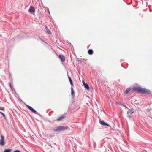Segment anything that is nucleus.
<instances>
[{
  "label": "nucleus",
  "mask_w": 152,
  "mask_h": 152,
  "mask_svg": "<svg viewBox=\"0 0 152 152\" xmlns=\"http://www.w3.org/2000/svg\"><path fill=\"white\" fill-rule=\"evenodd\" d=\"M133 90L144 94H150V91L146 88H143L140 87H136L133 88Z\"/></svg>",
  "instance_id": "1"
},
{
  "label": "nucleus",
  "mask_w": 152,
  "mask_h": 152,
  "mask_svg": "<svg viewBox=\"0 0 152 152\" xmlns=\"http://www.w3.org/2000/svg\"><path fill=\"white\" fill-rule=\"evenodd\" d=\"M67 126H59L56 128V129H54L53 130L56 132L64 130L68 128Z\"/></svg>",
  "instance_id": "2"
},
{
  "label": "nucleus",
  "mask_w": 152,
  "mask_h": 152,
  "mask_svg": "<svg viewBox=\"0 0 152 152\" xmlns=\"http://www.w3.org/2000/svg\"><path fill=\"white\" fill-rule=\"evenodd\" d=\"M5 144V139L3 136L1 135V137L0 140V145L2 146H3Z\"/></svg>",
  "instance_id": "3"
},
{
  "label": "nucleus",
  "mask_w": 152,
  "mask_h": 152,
  "mask_svg": "<svg viewBox=\"0 0 152 152\" xmlns=\"http://www.w3.org/2000/svg\"><path fill=\"white\" fill-rule=\"evenodd\" d=\"M26 107L28 108L29 110H30L32 112H33L34 113L37 114L39 115H40V114L38 112H37L34 109L32 108L30 106L26 104Z\"/></svg>",
  "instance_id": "4"
},
{
  "label": "nucleus",
  "mask_w": 152,
  "mask_h": 152,
  "mask_svg": "<svg viewBox=\"0 0 152 152\" xmlns=\"http://www.w3.org/2000/svg\"><path fill=\"white\" fill-rule=\"evenodd\" d=\"M100 123L102 126H106L110 127V126L107 123L101 120H99Z\"/></svg>",
  "instance_id": "5"
},
{
  "label": "nucleus",
  "mask_w": 152,
  "mask_h": 152,
  "mask_svg": "<svg viewBox=\"0 0 152 152\" xmlns=\"http://www.w3.org/2000/svg\"><path fill=\"white\" fill-rule=\"evenodd\" d=\"M29 11L31 13L34 12L35 11L34 8L32 6H31L29 8Z\"/></svg>",
  "instance_id": "6"
},
{
  "label": "nucleus",
  "mask_w": 152,
  "mask_h": 152,
  "mask_svg": "<svg viewBox=\"0 0 152 152\" xmlns=\"http://www.w3.org/2000/svg\"><path fill=\"white\" fill-rule=\"evenodd\" d=\"M59 58L63 62L65 60V57L64 56L62 55H60L59 56Z\"/></svg>",
  "instance_id": "7"
},
{
  "label": "nucleus",
  "mask_w": 152,
  "mask_h": 152,
  "mask_svg": "<svg viewBox=\"0 0 152 152\" xmlns=\"http://www.w3.org/2000/svg\"><path fill=\"white\" fill-rule=\"evenodd\" d=\"M45 28L47 31V33H48V34H51V32L48 29V28L47 26H45Z\"/></svg>",
  "instance_id": "8"
},
{
  "label": "nucleus",
  "mask_w": 152,
  "mask_h": 152,
  "mask_svg": "<svg viewBox=\"0 0 152 152\" xmlns=\"http://www.w3.org/2000/svg\"><path fill=\"white\" fill-rule=\"evenodd\" d=\"M65 117L64 116H61L58 118L57 121H61L64 119Z\"/></svg>",
  "instance_id": "9"
},
{
  "label": "nucleus",
  "mask_w": 152,
  "mask_h": 152,
  "mask_svg": "<svg viewBox=\"0 0 152 152\" xmlns=\"http://www.w3.org/2000/svg\"><path fill=\"white\" fill-rule=\"evenodd\" d=\"M85 87V88L87 89L88 90L89 89V87L88 85V84L86 83V84H84L83 85Z\"/></svg>",
  "instance_id": "10"
},
{
  "label": "nucleus",
  "mask_w": 152,
  "mask_h": 152,
  "mask_svg": "<svg viewBox=\"0 0 152 152\" xmlns=\"http://www.w3.org/2000/svg\"><path fill=\"white\" fill-rule=\"evenodd\" d=\"M93 53V51L91 49L89 50L88 51V53L89 55H92Z\"/></svg>",
  "instance_id": "11"
},
{
  "label": "nucleus",
  "mask_w": 152,
  "mask_h": 152,
  "mask_svg": "<svg viewBox=\"0 0 152 152\" xmlns=\"http://www.w3.org/2000/svg\"><path fill=\"white\" fill-rule=\"evenodd\" d=\"M74 90L72 87H71V95L72 96H73L74 95Z\"/></svg>",
  "instance_id": "12"
},
{
  "label": "nucleus",
  "mask_w": 152,
  "mask_h": 152,
  "mask_svg": "<svg viewBox=\"0 0 152 152\" xmlns=\"http://www.w3.org/2000/svg\"><path fill=\"white\" fill-rule=\"evenodd\" d=\"M133 113V110H129L127 111V114H132Z\"/></svg>",
  "instance_id": "13"
},
{
  "label": "nucleus",
  "mask_w": 152,
  "mask_h": 152,
  "mask_svg": "<svg viewBox=\"0 0 152 152\" xmlns=\"http://www.w3.org/2000/svg\"><path fill=\"white\" fill-rule=\"evenodd\" d=\"M12 150L11 149H5L4 152H11Z\"/></svg>",
  "instance_id": "14"
},
{
  "label": "nucleus",
  "mask_w": 152,
  "mask_h": 152,
  "mask_svg": "<svg viewBox=\"0 0 152 152\" xmlns=\"http://www.w3.org/2000/svg\"><path fill=\"white\" fill-rule=\"evenodd\" d=\"M68 78H69V80L70 81V84L72 86H73V83H72V80H71L70 77L69 76H68Z\"/></svg>",
  "instance_id": "15"
},
{
  "label": "nucleus",
  "mask_w": 152,
  "mask_h": 152,
  "mask_svg": "<svg viewBox=\"0 0 152 152\" xmlns=\"http://www.w3.org/2000/svg\"><path fill=\"white\" fill-rule=\"evenodd\" d=\"M130 89L129 88H128L127 89L125 92V94H127L129 93V92L130 91Z\"/></svg>",
  "instance_id": "16"
},
{
  "label": "nucleus",
  "mask_w": 152,
  "mask_h": 152,
  "mask_svg": "<svg viewBox=\"0 0 152 152\" xmlns=\"http://www.w3.org/2000/svg\"><path fill=\"white\" fill-rule=\"evenodd\" d=\"M0 113H1L3 115V116L4 118L5 117V115L2 112L0 111Z\"/></svg>",
  "instance_id": "17"
},
{
  "label": "nucleus",
  "mask_w": 152,
  "mask_h": 152,
  "mask_svg": "<svg viewBox=\"0 0 152 152\" xmlns=\"http://www.w3.org/2000/svg\"><path fill=\"white\" fill-rule=\"evenodd\" d=\"M0 110H4V107H0Z\"/></svg>",
  "instance_id": "18"
},
{
  "label": "nucleus",
  "mask_w": 152,
  "mask_h": 152,
  "mask_svg": "<svg viewBox=\"0 0 152 152\" xmlns=\"http://www.w3.org/2000/svg\"><path fill=\"white\" fill-rule=\"evenodd\" d=\"M9 85L10 86V88H11L12 90V86H11V83H9Z\"/></svg>",
  "instance_id": "19"
},
{
  "label": "nucleus",
  "mask_w": 152,
  "mask_h": 152,
  "mask_svg": "<svg viewBox=\"0 0 152 152\" xmlns=\"http://www.w3.org/2000/svg\"><path fill=\"white\" fill-rule=\"evenodd\" d=\"M14 152H20V151L19 150H17L14 151Z\"/></svg>",
  "instance_id": "20"
},
{
  "label": "nucleus",
  "mask_w": 152,
  "mask_h": 152,
  "mask_svg": "<svg viewBox=\"0 0 152 152\" xmlns=\"http://www.w3.org/2000/svg\"><path fill=\"white\" fill-rule=\"evenodd\" d=\"M149 110H149V109H147L146 110V112H149Z\"/></svg>",
  "instance_id": "21"
},
{
  "label": "nucleus",
  "mask_w": 152,
  "mask_h": 152,
  "mask_svg": "<svg viewBox=\"0 0 152 152\" xmlns=\"http://www.w3.org/2000/svg\"><path fill=\"white\" fill-rule=\"evenodd\" d=\"M83 85H84V84H86V83L84 82V81H83Z\"/></svg>",
  "instance_id": "22"
},
{
  "label": "nucleus",
  "mask_w": 152,
  "mask_h": 152,
  "mask_svg": "<svg viewBox=\"0 0 152 152\" xmlns=\"http://www.w3.org/2000/svg\"><path fill=\"white\" fill-rule=\"evenodd\" d=\"M48 12H49V13L50 14V12H49V10H48Z\"/></svg>",
  "instance_id": "23"
},
{
  "label": "nucleus",
  "mask_w": 152,
  "mask_h": 152,
  "mask_svg": "<svg viewBox=\"0 0 152 152\" xmlns=\"http://www.w3.org/2000/svg\"><path fill=\"white\" fill-rule=\"evenodd\" d=\"M147 114H148V115H149L148 113H147Z\"/></svg>",
  "instance_id": "24"
}]
</instances>
